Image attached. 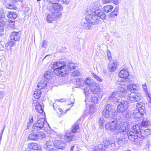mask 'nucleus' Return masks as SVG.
I'll use <instances>...</instances> for the list:
<instances>
[{
	"label": "nucleus",
	"mask_w": 151,
	"mask_h": 151,
	"mask_svg": "<svg viewBox=\"0 0 151 151\" xmlns=\"http://www.w3.org/2000/svg\"><path fill=\"white\" fill-rule=\"evenodd\" d=\"M47 123L44 118H42L38 120L33 126L32 132L28 136L29 139L37 140L38 139H42L45 138V135L44 133L39 130L44 127Z\"/></svg>",
	"instance_id": "1"
},
{
	"label": "nucleus",
	"mask_w": 151,
	"mask_h": 151,
	"mask_svg": "<svg viewBox=\"0 0 151 151\" xmlns=\"http://www.w3.org/2000/svg\"><path fill=\"white\" fill-rule=\"evenodd\" d=\"M127 90L119 86L118 87L117 91H114L110 95L108 98L109 100L114 102H119V97H124L127 94Z\"/></svg>",
	"instance_id": "2"
},
{
	"label": "nucleus",
	"mask_w": 151,
	"mask_h": 151,
	"mask_svg": "<svg viewBox=\"0 0 151 151\" xmlns=\"http://www.w3.org/2000/svg\"><path fill=\"white\" fill-rule=\"evenodd\" d=\"M57 3H52L50 6H47V9L50 13L54 14L56 16L60 17L61 15L60 12L63 10V6Z\"/></svg>",
	"instance_id": "3"
},
{
	"label": "nucleus",
	"mask_w": 151,
	"mask_h": 151,
	"mask_svg": "<svg viewBox=\"0 0 151 151\" xmlns=\"http://www.w3.org/2000/svg\"><path fill=\"white\" fill-rule=\"evenodd\" d=\"M111 113L112 115H113L111 117V122L106 124L105 128L112 132L114 135H116L115 133L116 132L117 129L116 124V115L115 114L113 115V111Z\"/></svg>",
	"instance_id": "4"
},
{
	"label": "nucleus",
	"mask_w": 151,
	"mask_h": 151,
	"mask_svg": "<svg viewBox=\"0 0 151 151\" xmlns=\"http://www.w3.org/2000/svg\"><path fill=\"white\" fill-rule=\"evenodd\" d=\"M140 124L139 125L136 124L133 126V129L141 137H144L145 136H147L150 135L151 133V130L150 129H146V127L140 128Z\"/></svg>",
	"instance_id": "5"
},
{
	"label": "nucleus",
	"mask_w": 151,
	"mask_h": 151,
	"mask_svg": "<svg viewBox=\"0 0 151 151\" xmlns=\"http://www.w3.org/2000/svg\"><path fill=\"white\" fill-rule=\"evenodd\" d=\"M95 13L88 14L86 16V19L90 22L92 24H96L99 21V18Z\"/></svg>",
	"instance_id": "6"
},
{
	"label": "nucleus",
	"mask_w": 151,
	"mask_h": 151,
	"mask_svg": "<svg viewBox=\"0 0 151 151\" xmlns=\"http://www.w3.org/2000/svg\"><path fill=\"white\" fill-rule=\"evenodd\" d=\"M112 109V106L110 104H108L104 107L102 112V116L104 118H107L111 116V113Z\"/></svg>",
	"instance_id": "7"
},
{
	"label": "nucleus",
	"mask_w": 151,
	"mask_h": 151,
	"mask_svg": "<svg viewBox=\"0 0 151 151\" xmlns=\"http://www.w3.org/2000/svg\"><path fill=\"white\" fill-rule=\"evenodd\" d=\"M141 98V94L139 93H131L128 95L127 100L130 102L139 101Z\"/></svg>",
	"instance_id": "8"
},
{
	"label": "nucleus",
	"mask_w": 151,
	"mask_h": 151,
	"mask_svg": "<svg viewBox=\"0 0 151 151\" xmlns=\"http://www.w3.org/2000/svg\"><path fill=\"white\" fill-rule=\"evenodd\" d=\"M32 109L37 112L42 113L43 112L44 106H42L38 101V100H34L32 102Z\"/></svg>",
	"instance_id": "9"
},
{
	"label": "nucleus",
	"mask_w": 151,
	"mask_h": 151,
	"mask_svg": "<svg viewBox=\"0 0 151 151\" xmlns=\"http://www.w3.org/2000/svg\"><path fill=\"white\" fill-rule=\"evenodd\" d=\"M129 129L128 126L125 124H122L120 126H118L117 131L115 133L116 135H117L119 133H120L121 134H122L124 135L126 134L127 132L128 131Z\"/></svg>",
	"instance_id": "10"
},
{
	"label": "nucleus",
	"mask_w": 151,
	"mask_h": 151,
	"mask_svg": "<svg viewBox=\"0 0 151 151\" xmlns=\"http://www.w3.org/2000/svg\"><path fill=\"white\" fill-rule=\"evenodd\" d=\"M54 72L56 76H64L69 74V71L67 69L66 66L60 68H55Z\"/></svg>",
	"instance_id": "11"
},
{
	"label": "nucleus",
	"mask_w": 151,
	"mask_h": 151,
	"mask_svg": "<svg viewBox=\"0 0 151 151\" xmlns=\"http://www.w3.org/2000/svg\"><path fill=\"white\" fill-rule=\"evenodd\" d=\"M63 99H61L58 100H56L53 104V108L54 110L57 111L59 117H60L61 116L62 114L63 113V111L60 108V106L57 105V104H59L60 102H63Z\"/></svg>",
	"instance_id": "12"
},
{
	"label": "nucleus",
	"mask_w": 151,
	"mask_h": 151,
	"mask_svg": "<svg viewBox=\"0 0 151 151\" xmlns=\"http://www.w3.org/2000/svg\"><path fill=\"white\" fill-rule=\"evenodd\" d=\"M77 67V65L73 63H70L69 64L68 66L66 65V68L69 71V73H72V76H79L80 74V73L79 70H75L73 72H70L73 70L74 69Z\"/></svg>",
	"instance_id": "13"
},
{
	"label": "nucleus",
	"mask_w": 151,
	"mask_h": 151,
	"mask_svg": "<svg viewBox=\"0 0 151 151\" xmlns=\"http://www.w3.org/2000/svg\"><path fill=\"white\" fill-rule=\"evenodd\" d=\"M136 132L135 133L132 131L128 130L127 132L128 138L132 141H135V140L137 139L139 140L140 139V135H139L137 134Z\"/></svg>",
	"instance_id": "14"
},
{
	"label": "nucleus",
	"mask_w": 151,
	"mask_h": 151,
	"mask_svg": "<svg viewBox=\"0 0 151 151\" xmlns=\"http://www.w3.org/2000/svg\"><path fill=\"white\" fill-rule=\"evenodd\" d=\"M128 107L127 101H121L117 106L118 111L123 113L124 112Z\"/></svg>",
	"instance_id": "15"
},
{
	"label": "nucleus",
	"mask_w": 151,
	"mask_h": 151,
	"mask_svg": "<svg viewBox=\"0 0 151 151\" xmlns=\"http://www.w3.org/2000/svg\"><path fill=\"white\" fill-rule=\"evenodd\" d=\"M8 18H9V23H11L13 26L14 24V20L17 17V13L13 12H9L7 15Z\"/></svg>",
	"instance_id": "16"
},
{
	"label": "nucleus",
	"mask_w": 151,
	"mask_h": 151,
	"mask_svg": "<svg viewBox=\"0 0 151 151\" xmlns=\"http://www.w3.org/2000/svg\"><path fill=\"white\" fill-rule=\"evenodd\" d=\"M54 142L50 140L46 142L44 145V148L47 151H53L55 150Z\"/></svg>",
	"instance_id": "17"
},
{
	"label": "nucleus",
	"mask_w": 151,
	"mask_h": 151,
	"mask_svg": "<svg viewBox=\"0 0 151 151\" xmlns=\"http://www.w3.org/2000/svg\"><path fill=\"white\" fill-rule=\"evenodd\" d=\"M99 3L98 2H94L91 4L87 10L88 12L95 13V11L99 9Z\"/></svg>",
	"instance_id": "18"
},
{
	"label": "nucleus",
	"mask_w": 151,
	"mask_h": 151,
	"mask_svg": "<svg viewBox=\"0 0 151 151\" xmlns=\"http://www.w3.org/2000/svg\"><path fill=\"white\" fill-rule=\"evenodd\" d=\"M118 67V64L117 62H110L108 65V70L109 72L115 71Z\"/></svg>",
	"instance_id": "19"
},
{
	"label": "nucleus",
	"mask_w": 151,
	"mask_h": 151,
	"mask_svg": "<svg viewBox=\"0 0 151 151\" xmlns=\"http://www.w3.org/2000/svg\"><path fill=\"white\" fill-rule=\"evenodd\" d=\"M90 88L92 93L96 94L101 91V89L99 85L96 83H94L92 86H90Z\"/></svg>",
	"instance_id": "20"
},
{
	"label": "nucleus",
	"mask_w": 151,
	"mask_h": 151,
	"mask_svg": "<svg viewBox=\"0 0 151 151\" xmlns=\"http://www.w3.org/2000/svg\"><path fill=\"white\" fill-rule=\"evenodd\" d=\"M81 25L83 29L88 30L90 29L92 24L89 21L86 20V18L82 21Z\"/></svg>",
	"instance_id": "21"
},
{
	"label": "nucleus",
	"mask_w": 151,
	"mask_h": 151,
	"mask_svg": "<svg viewBox=\"0 0 151 151\" xmlns=\"http://www.w3.org/2000/svg\"><path fill=\"white\" fill-rule=\"evenodd\" d=\"M137 111H139L140 113H144L146 108L145 107V104L143 102L138 103L136 105Z\"/></svg>",
	"instance_id": "22"
},
{
	"label": "nucleus",
	"mask_w": 151,
	"mask_h": 151,
	"mask_svg": "<svg viewBox=\"0 0 151 151\" xmlns=\"http://www.w3.org/2000/svg\"><path fill=\"white\" fill-rule=\"evenodd\" d=\"M10 38L12 40L18 41L20 38V33L19 32H12L10 36Z\"/></svg>",
	"instance_id": "23"
},
{
	"label": "nucleus",
	"mask_w": 151,
	"mask_h": 151,
	"mask_svg": "<svg viewBox=\"0 0 151 151\" xmlns=\"http://www.w3.org/2000/svg\"><path fill=\"white\" fill-rule=\"evenodd\" d=\"M47 76H44V78L42 79L38 83L37 87L40 89L44 88L47 86V81L45 80Z\"/></svg>",
	"instance_id": "24"
},
{
	"label": "nucleus",
	"mask_w": 151,
	"mask_h": 151,
	"mask_svg": "<svg viewBox=\"0 0 151 151\" xmlns=\"http://www.w3.org/2000/svg\"><path fill=\"white\" fill-rule=\"evenodd\" d=\"M98 101V98L95 96L90 95L89 96H86L85 101L87 102H92L94 103H97Z\"/></svg>",
	"instance_id": "25"
},
{
	"label": "nucleus",
	"mask_w": 151,
	"mask_h": 151,
	"mask_svg": "<svg viewBox=\"0 0 151 151\" xmlns=\"http://www.w3.org/2000/svg\"><path fill=\"white\" fill-rule=\"evenodd\" d=\"M53 66L54 68H60L66 66L65 62L63 60H61L57 62L54 63Z\"/></svg>",
	"instance_id": "26"
},
{
	"label": "nucleus",
	"mask_w": 151,
	"mask_h": 151,
	"mask_svg": "<svg viewBox=\"0 0 151 151\" xmlns=\"http://www.w3.org/2000/svg\"><path fill=\"white\" fill-rule=\"evenodd\" d=\"M54 142L55 146L57 149H63L65 147V144L62 141L55 140Z\"/></svg>",
	"instance_id": "27"
},
{
	"label": "nucleus",
	"mask_w": 151,
	"mask_h": 151,
	"mask_svg": "<svg viewBox=\"0 0 151 151\" xmlns=\"http://www.w3.org/2000/svg\"><path fill=\"white\" fill-rule=\"evenodd\" d=\"M28 149H30L31 150L35 151H38L39 150V147L36 143H30L28 144Z\"/></svg>",
	"instance_id": "28"
},
{
	"label": "nucleus",
	"mask_w": 151,
	"mask_h": 151,
	"mask_svg": "<svg viewBox=\"0 0 151 151\" xmlns=\"http://www.w3.org/2000/svg\"><path fill=\"white\" fill-rule=\"evenodd\" d=\"M95 13L96 15L102 19H105L106 17V15L104 12L102 10L99 9L95 11Z\"/></svg>",
	"instance_id": "29"
},
{
	"label": "nucleus",
	"mask_w": 151,
	"mask_h": 151,
	"mask_svg": "<svg viewBox=\"0 0 151 151\" xmlns=\"http://www.w3.org/2000/svg\"><path fill=\"white\" fill-rule=\"evenodd\" d=\"M72 134V132H66L64 139L67 142H69L72 140V138L74 135Z\"/></svg>",
	"instance_id": "30"
},
{
	"label": "nucleus",
	"mask_w": 151,
	"mask_h": 151,
	"mask_svg": "<svg viewBox=\"0 0 151 151\" xmlns=\"http://www.w3.org/2000/svg\"><path fill=\"white\" fill-rule=\"evenodd\" d=\"M141 125V126H140V128H144L145 127L150 125V122L147 119L145 118L143 120Z\"/></svg>",
	"instance_id": "31"
},
{
	"label": "nucleus",
	"mask_w": 151,
	"mask_h": 151,
	"mask_svg": "<svg viewBox=\"0 0 151 151\" xmlns=\"http://www.w3.org/2000/svg\"><path fill=\"white\" fill-rule=\"evenodd\" d=\"M57 17H58L56 16L54 14H48L47 17L46 19L48 23H51L52 21L54 20L55 18Z\"/></svg>",
	"instance_id": "32"
},
{
	"label": "nucleus",
	"mask_w": 151,
	"mask_h": 151,
	"mask_svg": "<svg viewBox=\"0 0 151 151\" xmlns=\"http://www.w3.org/2000/svg\"><path fill=\"white\" fill-rule=\"evenodd\" d=\"M130 76H126V77H120L121 79L119 80V82L121 83L122 82V83H119V84L121 85L122 84L123 85L124 83L126 82L127 81H131V80L130 77Z\"/></svg>",
	"instance_id": "33"
},
{
	"label": "nucleus",
	"mask_w": 151,
	"mask_h": 151,
	"mask_svg": "<svg viewBox=\"0 0 151 151\" xmlns=\"http://www.w3.org/2000/svg\"><path fill=\"white\" fill-rule=\"evenodd\" d=\"M143 113H140L139 111L137 112H134L132 114L131 116L134 119H138L140 118L142 116Z\"/></svg>",
	"instance_id": "34"
},
{
	"label": "nucleus",
	"mask_w": 151,
	"mask_h": 151,
	"mask_svg": "<svg viewBox=\"0 0 151 151\" xmlns=\"http://www.w3.org/2000/svg\"><path fill=\"white\" fill-rule=\"evenodd\" d=\"M84 93L86 95V96H89L92 93L91 90L90 88V86H88L85 87L83 89Z\"/></svg>",
	"instance_id": "35"
},
{
	"label": "nucleus",
	"mask_w": 151,
	"mask_h": 151,
	"mask_svg": "<svg viewBox=\"0 0 151 151\" xmlns=\"http://www.w3.org/2000/svg\"><path fill=\"white\" fill-rule=\"evenodd\" d=\"M41 91L39 89H37L34 92L33 96L36 99H39L41 96Z\"/></svg>",
	"instance_id": "36"
},
{
	"label": "nucleus",
	"mask_w": 151,
	"mask_h": 151,
	"mask_svg": "<svg viewBox=\"0 0 151 151\" xmlns=\"http://www.w3.org/2000/svg\"><path fill=\"white\" fill-rule=\"evenodd\" d=\"M79 129V125L78 124H75L72 126L71 131L72 133H74L76 132H78Z\"/></svg>",
	"instance_id": "37"
},
{
	"label": "nucleus",
	"mask_w": 151,
	"mask_h": 151,
	"mask_svg": "<svg viewBox=\"0 0 151 151\" xmlns=\"http://www.w3.org/2000/svg\"><path fill=\"white\" fill-rule=\"evenodd\" d=\"M124 138L123 137H121L116 138V142L119 145H122L124 144Z\"/></svg>",
	"instance_id": "38"
},
{
	"label": "nucleus",
	"mask_w": 151,
	"mask_h": 151,
	"mask_svg": "<svg viewBox=\"0 0 151 151\" xmlns=\"http://www.w3.org/2000/svg\"><path fill=\"white\" fill-rule=\"evenodd\" d=\"M84 81L86 84L89 86H92L93 84L95 83L94 82L93 79H91L90 77H88Z\"/></svg>",
	"instance_id": "39"
},
{
	"label": "nucleus",
	"mask_w": 151,
	"mask_h": 151,
	"mask_svg": "<svg viewBox=\"0 0 151 151\" xmlns=\"http://www.w3.org/2000/svg\"><path fill=\"white\" fill-rule=\"evenodd\" d=\"M129 74L128 70L123 69L119 73V76H129Z\"/></svg>",
	"instance_id": "40"
},
{
	"label": "nucleus",
	"mask_w": 151,
	"mask_h": 151,
	"mask_svg": "<svg viewBox=\"0 0 151 151\" xmlns=\"http://www.w3.org/2000/svg\"><path fill=\"white\" fill-rule=\"evenodd\" d=\"M101 145H102V146L104 145L105 147H107L110 145V140L104 139Z\"/></svg>",
	"instance_id": "41"
},
{
	"label": "nucleus",
	"mask_w": 151,
	"mask_h": 151,
	"mask_svg": "<svg viewBox=\"0 0 151 151\" xmlns=\"http://www.w3.org/2000/svg\"><path fill=\"white\" fill-rule=\"evenodd\" d=\"M104 10L106 12H110L113 8V7L110 5H106L104 7Z\"/></svg>",
	"instance_id": "42"
},
{
	"label": "nucleus",
	"mask_w": 151,
	"mask_h": 151,
	"mask_svg": "<svg viewBox=\"0 0 151 151\" xmlns=\"http://www.w3.org/2000/svg\"><path fill=\"white\" fill-rule=\"evenodd\" d=\"M76 83L79 86H82L84 84V81L82 78H78L75 79Z\"/></svg>",
	"instance_id": "43"
},
{
	"label": "nucleus",
	"mask_w": 151,
	"mask_h": 151,
	"mask_svg": "<svg viewBox=\"0 0 151 151\" xmlns=\"http://www.w3.org/2000/svg\"><path fill=\"white\" fill-rule=\"evenodd\" d=\"M148 102V104L151 109V94L150 93H148L146 94Z\"/></svg>",
	"instance_id": "44"
},
{
	"label": "nucleus",
	"mask_w": 151,
	"mask_h": 151,
	"mask_svg": "<svg viewBox=\"0 0 151 151\" xmlns=\"http://www.w3.org/2000/svg\"><path fill=\"white\" fill-rule=\"evenodd\" d=\"M103 148L102 145L101 144H98L94 147L95 151H102Z\"/></svg>",
	"instance_id": "45"
},
{
	"label": "nucleus",
	"mask_w": 151,
	"mask_h": 151,
	"mask_svg": "<svg viewBox=\"0 0 151 151\" xmlns=\"http://www.w3.org/2000/svg\"><path fill=\"white\" fill-rule=\"evenodd\" d=\"M98 122L100 128H103L104 123V119L102 118H100L99 119Z\"/></svg>",
	"instance_id": "46"
},
{
	"label": "nucleus",
	"mask_w": 151,
	"mask_h": 151,
	"mask_svg": "<svg viewBox=\"0 0 151 151\" xmlns=\"http://www.w3.org/2000/svg\"><path fill=\"white\" fill-rule=\"evenodd\" d=\"M89 113L90 114H92L96 111V108L94 106L91 105L89 106Z\"/></svg>",
	"instance_id": "47"
},
{
	"label": "nucleus",
	"mask_w": 151,
	"mask_h": 151,
	"mask_svg": "<svg viewBox=\"0 0 151 151\" xmlns=\"http://www.w3.org/2000/svg\"><path fill=\"white\" fill-rule=\"evenodd\" d=\"M6 7L10 9H16V6L13 4H7Z\"/></svg>",
	"instance_id": "48"
},
{
	"label": "nucleus",
	"mask_w": 151,
	"mask_h": 151,
	"mask_svg": "<svg viewBox=\"0 0 151 151\" xmlns=\"http://www.w3.org/2000/svg\"><path fill=\"white\" fill-rule=\"evenodd\" d=\"M29 121L27 124V129L29 128V127L31 125L32 123L33 122V117L32 116L29 117Z\"/></svg>",
	"instance_id": "49"
},
{
	"label": "nucleus",
	"mask_w": 151,
	"mask_h": 151,
	"mask_svg": "<svg viewBox=\"0 0 151 151\" xmlns=\"http://www.w3.org/2000/svg\"><path fill=\"white\" fill-rule=\"evenodd\" d=\"M44 1L46 2H49L50 5L52 3L58 2H59V0H44Z\"/></svg>",
	"instance_id": "50"
},
{
	"label": "nucleus",
	"mask_w": 151,
	"mask_h": 151,
	"mask_svg": "<svg viewBox=\"0 0 151 151\" xmlns=\"http://www.w3.org/2000/svg\"><path fill=\"white\" fill-rule=\"evenodd\" d=\"M142 86L143 90L145 92V93L146 94L149 93L148 91V90L147 89V87L146 85V83H145L144 84H143L142 85Z\"/></svg>",
	"instance_id": "51"
},
{
	"label": "nucleus",
	"mask_w": 151,
	"mask_h": 151,
	"mask_svg": "<svg viewBox=\"0 0 151 151\" xmlns=\"http://www.w3.org/2000/svg\"><path fill=\"white\" fill-rule=\"evenodd\" d=\"M52 71L51 70H48L45 73L44 76H51L52 74Z\"/></svg>",
	"instance_id": "52"
},
{
	"label": "nucleus",
	"mask_w": 151,
	"mask_h": 151,
	"mask_svg": "<svg viewBox=\"0 0 151 151\" xmlns=\"http://www.w3.org/2000/svg\"><path fill=\"white\" fill-rule=\"evenodd\" d=\"M117 11H114L112 12L110 14V16L113 17L114 16H116L117 15Z\"/></svg>",
	"instance_id": "53"
},
{
	"label": "nucleus",
	"mask_w": 151,
	"mask_h": 151,
	"mask_svg": "<svg viewBox=\"0 0 151 151\" xmlns=\"http://www.w3.org/2000/svg\"><path fill=\"white\" fill-rule=\"evenodd\" d=\"M8 42L9 46L10 47H13L15 44V41H12V40H10Z\"/></svg>",
	"instance_id": "54"
},
{
	"label": "nucleus",
	"mask_w": 151,
	"mask_h": 151,
	"mask_svg": "<svg viewBox=\"0 0 151 151\" xmlns=\"http://www.w3.org/2000/svg\"><path fill=\"white\" fill-rule=\"evenodd\" d=\"M133 84H129L127 86V89L130 91H132L133 90Z\"/></svg>",
	"instance_id": "55"
},
{
	"label": "nucleus",
	"mask_w": 151,
	"mask_h": 151,
	"mask_svg": "<svg viewBox=\"0 0 151 151\" xmlns=\"http://www.w3.org/2000/svg\"><path fill=\"white\" fill-rule=\"evenodd\" d=\"M4 95V92L3 91H0V99H2Z\"/></svg>",
	"instance_id": "56"
},
{
	"label": "nucleus",
	"mask_w": 151,
	"mask_h": 151,
	"mask_svg": "<svg viewBox=\"0 0 151 151\" xmlns=\"http://www.w3.org/2000/svg\"><path fill=\"white\" fill-rule=\"evenodd\" d=\"M6 25L5 22L2 19H0V25Z\"/></svg>",
	"instance_id": "57"
},
{
	"label": "nucleus",
	"mask_w": 151,
	"mask_h": 151,
	"mask_svg": "<svg viewBox=\"0 0 151 151\" xmlns=\"http://www.w3.org/2000/svg\"><path fill=\"white\" fill-rule=\"evenodd\" d=\"M133 90H137V89L138 88V85L137 84H133Z\"/></svg>",
	"instance_id": "58"
},
{
	"label": "nucleus",
	"mask_w": 151,
	"mask_h": 151,
	"mask_svg": "<svg viewBox=\"0 0 151 151\" xmlns=\"http://www.w3.org/2000/svg\"><path fill=\"white\" fill-rule=\"evenodd\" d=\"M42 42V47H46L47 46V42L44 40Z\"/></svg>",
	"instance_id": "59"
},
{
	"label": "nucleus",
	"mask_w": 151,
	"mask_h": 151,
	"mask_svg": "<svg viewBox=\"0 0 151 151\" xmlns=\"http://www.w3.org/2000/svg\"><path fill=\"white\" fill-rule=\"evenodd\" d=\"M0 65H1V67L2 68H4L6 67V65L4 63V62L3 63L1 62V61H0Z\"/></svg>",
	"instance_id": "60"
},
{
	"label": "nucleus",
	"mask_w": 151,
	"mask_h": 151,
	"mask_svg": "<svg viewBox=\"0 0 151 151\" xmlns=\"http://www.w3.org/2000/svg\"><path fill=\"white\" fill-rule=\"evenodd\" d=\"M95 78L98 81L101 82L102 79L99 76H94Z\"/></svg>",
	"instance_id": "61"
},
{
	"label": "nucleus",
	"mask_w": 151,
	"mask_h": 151,
	"mask_svg": "<svg viewBox=\"0 0 151 151\" xmlns=\"http://www.w3.org/2000/svg\"><path fill=\"white\" fill-rule=\"evenodd\" d=\"M5 53V51L3 50H0V57L3 56Z\"/></svg>",
	"instance_id": "62"
},
{
	"label": "nucleus",
	"mask_w": 151,
	"mask_h": 151,
	"mask_svg": "<svg viewBox=\"0 0 151 151\" xmlns=\"http://www.w3.org/2000/svg\"><path fill=\"white\" fill-rule=\"evenodd\" d=\"M107 55H108V59L110 60L111 59V54L110 52L109 51V52H107Z\"/></svg>",
	"instance_id": "63"
},
{
	"label": "nucleus",
	"mask_w": 151,
	"mask_h": 151,
	"mask_svg": "<svg viewBox=\"0 0 151 151\" xmlns=\"http://www.w3.org/2000/svg\"><path fill=\"white\" fill-rule=\"evenodd\" d=\"M112 1L115 4H118L119 2V0H113Z\"/></svg>",
	"instance_id": "64"
}]
</instances>
